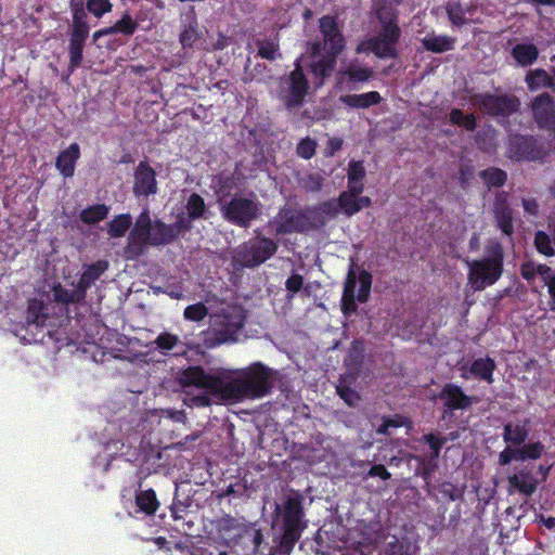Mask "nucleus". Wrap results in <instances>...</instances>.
I'll use <instances>...</instances> for the list:
<instances>
[{
	"mask_svg": "<svg viewBox=\"0 0 555 555\" xmlns=\"http://www.w3.org/2000/svg\"><path fill=\"white\" fill-rule=\"evenodd\" d=\"M48 319L47 306L41 299L30 298L27 301L26 323L28 326L42 327Z\"/></svg>",
	"mask_w": 555,
	"mask_h": 555,
	"instance_id": "nucleus-28",
	"label": "nucleus"
},
{
	"mask_svg": "<svg viewBox=\"0 0 555 555\" xmlns=\"http://www.w3.org/2000/svg\"><path fill=\"white\" fill-rule=\"evenodd\" d=\"M79 158L80 147L78 143L74 142L67 149L60 152L55 160V168L64 178H72Z\"/></svg>",
	"mask_w": 555,
	"mask_h": 555,
	"instance_id": "nucleus-23",
	"label": "nucleus"
},
{
	"mask_svg": "<svg viewBox=\"0 0 555 555\" xmlns=\"http://www.w3.org/2000/svg\"><path fill=\"white\" fill-rule=\"evenodd\" d=\"M323 186V178L319 173H309L305 179V188L310 192H319Z\"/></svg>",
	"mask_w": 555,
	"mask_h": 555,
	"instance_id": "nucleus-62",
	"label": "nucleus"
},
{
	"mask_svg": "<svg viewBox=\"0 0 555 555\" xmlns=\"http://www.w3.org/2000/svg\"><path fill=\"white\" fill-rule=\"evenodd\" d=\"M386 553L388 555H416L417 546L406 537L393 538L387 543Z\"/></svg>",
	"mask_w": 555,
	"mask_h": 555,
	"instance_id": "nucleus-37",
	"label": "nucleus"
},
{
	"mask_svg": "<svg viewBox=\"0 0 555 555\" xmlns=\"http://www.w3.org/2000/svg\"><path fill=\"white\" fill-rule=\"evenodd\" d=\"M214 182L217 186V193L220 195V201H222V198L230 196L232 191L237 188L238 178L234 173L221 172L215 176Z\"/></svg>",
	"mask_w": 555,
	"mask_h": 555,
	"instance_id": "nucleus-36",
	"label": "nucleus"
},
{
	"mask_svg": "<svg viewBox=\"0 0 555 555\" xmlns=\"http://www.w3.org/2000/svg\"><path fill=\"white\" fill-rule=\"evenodd\" d=\"M336 392L349 406H354L360 400L358 392L350 386L344 384L336 386Z\"/></svg>",
	"mask_w": 555,
	"mask_h": 555,
	"instance_id": "nucleus-57",
	"label": "nucleus"
},
{
	"mask_svg": "<svg viewBox=\"0 0 555 555\" xmlns=\"http://www.w3.org/2000/svg\"><path fill=\"white\" fill-rule=\"evenodd\" d=\"M495 362L490 357L478 358L470 364L469 371L475 376L487 383H493V372L495 371Z\"/></svg>",
	"mask_w": 555,
	"mask_h": 555,
	"instance_id": "nucleus-29",
	"label": "nucleus"
},
{
	"mask_svg": "<svg viewBox=\"0 0 555 555\" xmlns=\"http://www.w3.org/2000/svg\"><path fill=\"white\" fill-rule=\"evenodd\" d=\"M109 207L105 204H95L82 209L79 219L86 224H94L107 218Z\"/></svg>",
	"mask_w": 555,
	"mask_h": 555,
	"instance_id": "nucleus-35",
	"label": "nucleus"
},
{
	"mask_svg": "<svg viewBox=\"0 0 555 555\" xmlns=\"http://www.w3.org/2000/svg\"><path fill=\"white\" fill-rule=\"evenodd\" d=\"M339 101L350 108H369L378 105L383 98L377 91H370L361 94H344L339 96Z\"/></svg>",
	"mask_w": 555,
	"mask_h": 555,
	"instance_id": "nucleus-26",
	"label": "nucleus"
},
{
	"mask_svg": "<svg viewBox=\"0 0 555 555\" xmlns=\"http://www.w3.org/2000/svg\"><path fill=\"white\" fill-rule=\"evenodd\" d=\"M258 55L268 61H274L279 54V42L273 39L258 40Z\"/></svg>",
	"mask_w": 555,
	"mask_h": 555,
	"instance_id": "nucleus-47",
	"label": "nucleus"
},
{
	"mask_svg": "<svg viewBox=\"0 0 555 555\" xmlns=\"http://www.w3.org/2000/svg\"><path fill=\"white\" fill-rule=\"evenodd\" d=\"M511 55L521 67L533 65L539 57V49L532 42L517 43L512 48Z\"/></svg>",
	"mask_w": 555,
	"mask_h": 555,
	"instance_id": "nucleus-27",
	"label": "nucleus"
},
{
	"mask_svg": "<svg viewBox=\"0 0 555 555\" xmlns=\"http://www.w3.org/2000/svg\"><path fill=\"white\" fill-rule=\"evenodd\" d=\"M108 269L106 260H98L85 267L82 274L76 283L77 293L83 301L87 298V291L95 283L96 280Z\"/></svg>",
	"mask_w": 555,
	"mask_h": 555,
	"instance_id": "nucleus-20",
	"label": "nucleus"
},
{
	"mask_svg": "<svg viewBox=\"0 0 555 555\" xmlns=\"http://www.w3.org/2000/svg\"><path fill=\"white\" fill-rule=\"evenodd\" d=\"M529 420L506 423L502 434L504 442L517 448L524 444L529 437Z\"/></svg>",
	"mask_w": 555,
	"mask_h": 555,
	"instance_id": "nucleus-24",
	"label": "nucleus"
},
{
	"mask_svg": "<svg viewBox=\"0 0 555 555\" xmlns=\"http://www.w3.org/2000/svg\"><path fill=\"white\" fill-rule=\"evenodd\" d=\"M534 246L540 254L546 257L555 256L552 238L546 232L542 230L537 231L534 234Z\"/></svg>",
	"mask_w": 555,
	"mask_h": 555,
	"instance_id": "nucleus-48",
	"label": "nucleus"
},
{
	"mask_svg": "<svg viewBox=\"0 0 555 555\" xmlns=\"http://www.w3.org/2000/svg\"><path fill=\"white\" fill-rule=\"evenodd\" d=\"M160 219L152 220L149 209H143L130 230L124 254L134 260L146 253L147 246H166L164 234L159 232Z\"/></svg>",
	"mask_w": 555,
	"mask_h": 555,
	"instance_id": "nucleus-2",
	"label": "nucleus"
},
{
	"mask_svg": "<svg viewBox=\"0 0 555 555\" xmlns=\"http://www.w3.org/2000/svg\"><path fill=\"white\" fill-rule=\"evenodd\" d=\"M139 28V24L132 16L126 12L118 21H116L111 29L113 35L121 34L126 37H131Z\"/></svg>",
	"mask_w": 555,
	"mask_h": 555,
	"instance_id": "nucleus-40",
	"label": "nucleus"
},
{
	"mask_svg": "<svg viewBox=\"0 0 555 555\" xmlns=\"http://www.w3.org/2000/svg\"><path fill=\"white\" fill-rule=\"evenodd\" d=\"M508 492L515 491L531 496L538 489L539 481L533 476L532 469L528 466L522 467L516 474L507 477Z\"/></svg>",
	"mask_w": 555,
	"mask_h": 555,
	"instance_id": "nucleus-19",
	"label": "nucleus"
},
{
	"mask_svg": "<svg viewBox=\"0 0 555 555\" xmlns=\"http://www.w3.org/2000/svg\"><path fill=\"white\" fill-rule=\"evenodd\" d=\"M403 418L400 415L393 417L384 416L382 424L376 428L378 435L390 436V428H400L403 426Z\"/></svg>",
	"mask_w": 555,
	"mask_h": 555,
	"instance_id": "nucleus-56",
	"label": "nucleus"
},
{
	"mask_svg": "<svg viewBox=\"0 0 555 555\" xmlns=\"http://www.w3.org/2000/svg\"><path fill=\"white\" fill-rule=\"evenodd\" d=\"M135 504L146 515H154L159 507L156 492L153 489L137 492Z\"/></svg>",
	"mask_w": 555,
	"mask_h": 555,
	"instance_id": "nucleus-33",
	"label": "nucleus"
},
{
	"mask_svg": "<svg viewBox=\"0 0 555 555\" xmlns=\"http://www.w3.org/2000/svg\"><path fill=\"white\" fill-rule=\"evenodd\" d=\"M369 477H379L382 480H389L391 478V474L387 470V468L383 464L373 465L369 472Z\"/></svg>",
	"mask_w": 555,
	"mask_h": 555,
	"instance_id": "nucleus-64",
	"label": "nucleus"
},
{
	"mask_svg": "<svg viewBox=\"0 0 555 555\" xmlns=\"http://www.w3.org/2000/svg\"><path fill=\"white\" fill-rule=\"evenodd\" d=\"M85 4L88 12L96 18H101L113 10L111 0H86Z\"/></svg>",
	"mask_w": 555,
	"mask_h": 555,
	"instance_id": "nucleus-49",
	"label": "nucleus"
},
{
	"mask_svg": "<svg viewBox=\"0 0 555 555\" xmlns=\"http://www.w3.org/2000/svg\"><path fill=\"white\" fill-rule=\"evenodd\" d=\"M212 395L210 390H208V393H199L188 397V404L190 406H196V408H206L211 404L210 396Z\"/></svg>",
	"mask_w": 555,
	"mask_h": 555,
	"instance_id": "nucleus-61",
	"label": "nucleus"
},
{
	"mask_svg": "<svg viewBox=\"0 0 555 555\" xmlns=\"http://www.w3.org/2000/svg\"><path fill=\"white\" fill-rule=\"evenodd\" d=\"M337 57L338 54L325 52V55L310 65L311 73L318 78L328 77L336 66Z\"/></svg>",
	"mask_w": 555,
	"mask_h": 555,
	"instance_id": "nucleus-32",
	"label": "nucleus"
},
{
	"mask_svg": "<svg viewBox=\"0 0 555 555\" xmlns=\"http://www.w3.org/2000/svg\"><path fill=\"white\" fill-rule=\"evenodd\" d=\"M309 81L302 69L300 60L294 63V69L283 81L282 101L287 109L299 107L304 104L309 91Z\"/></svg>",
	"mask_w": 555,
	"mask_h": 555,
	"instance_id": "nucleus-11",
	"label": "nucleus"
},
{
	"mask_svg": "<svg viewBox=\"0 0 555 555\" xmlns=\"http://www.w3.org/2000/svg\"><path fill=\"white\" fill-rule=\"evenodd\" d=\"M315 151L317 142L309 137L301 139L296 149L297 155L307 160L314 156Z\"/></svg>",
	"mask_w": 555,
	"mask_h": 555,
	"instance_id": "nucleus-54",
	"label": "nucleus"
},
{
	"mask_svg": "<svg viewBox=\"0 0 555 555\" xmlns=\"http://www.w3.org/2000/svg\"><path fill=\"white\" fill-rule=\"evenodd\" d=\"M344 75L348 77L350 82H364L373 77L374 70L367 66L350 64Z\"/></svg>",
	"mask_w": 555,
	"mask_h": 555,
	"instance_id": "nucleus-45",
	"label": "nucleus"
},
{
	"mask_svg": "<svg viewBox=\"0 0 555 555\" xmlns=\"http://www.w3.org/2000/svg\"><path fill=\"white\" fill-rule=\"evenodd\" d=\"M245 323V317L240 310L232 309L216 315L209 330L208 336L212 345L234 343Z\"/></svg>",
	"mask_w": 555,
	"mask_h": 555,
	"instance_id": "nucleus-9",
	"label": "nucleus"
},
{
	"mask_svg": "<svg viewBox=\"0 0 555 555\" xmlns=\"http://www.w3.org/2000/svg\"><path fill=\"white\" fill-rule=\"evenodd\" d=\"M512 461H520L518 448H512L511 444H507L506 448L499 453L498 463L501 466H506Z\"/></svg>",
	"mask_w": 555,
	"mask_h": 555,
	"instance_id": "nucleus-60",
	"label": "nucleus"
},
{
	"mask_svg": "<svg viewBox=\"0 0 555 555\" xmlns=\"http://www.w3.org/2000/svg\"><path fill=\"white\" fill-rule=\"evenodd\" d=\"M302 501V495L296 492L284 501L282 508L279 504L275 505V512L283 517V533L280 546L286 553L293 550L307 527V522L304 519L305 511Z\"/></svg>",
	"mask_w": 555,
	"mask_h": 555,
	"instance_id": "nucleus-4",
	"label": "nucleus"
},
{
	"mask_svg": "<svg viewBox=\"0 0 555 555\" xmlns=\"http://www.w3.org/2000/svg\"><path fill=\"white\" fill-rule=\"evenodd\" d=\"M455 39L449 36H427L422 40L423 47L433 53H442L454 49Z\"/></svg>",
	"mask_w": 555,
	"mask_h": 555,
	"instance_id": "nucleus-31",
	"label": "nucleus"
},
{
	"mask_svg": "<svg viewBox=\"0 0 555 555\" xmlns=\"http://www.w3.org/2000/svg\"><path fill=\"white\" fill-rule=\"evenodd\" d=\"M366 170L361 160H350L348 164V180H364Z\"/></svg>",
	"mask_w": 555,
	"mask_h": 555,
	"instance_id": "nucleus-58",
	"label": "nucleus"
},
{
	"mask_svg": "<svg viewBox=\"0 0 555 555\" xmlns=\"http://www.w3.org/2000/svg\"><path fill=\"white\" fill-rule=\"evenodd\" d=\"M545 452V446L541 441L524 443L518 447L520 461L539 460Z\"/></svg>",
	"mask_w": 555,
	"mask_h": 555,
	"instance_id": "nucleus-42",
	"label": "nucleus"
},
{
	"mask_svg": "<svg viewBox=\"0 0 555 555\" xmlns=\"http://www.w3.org/2000/svg\"><path fill=\"white\" fill-rule=\"evenodd\" d=\"M194 220L190 218V216H184L180 214L177 216V219L173 223H166L162 220V223H158L159 232L164 234L165 244L169 245L176 242L181 235L191 231Z\"/></svg>",
	"mask_w": 555,
	"mask_h": 555,
	"instance_id": "nucleus-21",
	"label": "nucleus"
},
{
	"mask_svg": "<svg viewBox=\"0 0 555 555\" xmlns=\"http://www.w3.org/2000/svg\"><path fill=\"white\" fill-rule=\"evenodd\" d=\"M438 399L443 402L442 420L451 417L454 411L466 410L473 404V398L466 395L461 386L453 383L442 386Z\"/></svg>",
	"mask_w": 555,
	"mask_h": 555,
	"instance_id": "nucleus-14",
	"label": "nucleus"
},
{
	"mask_svg": "<svg viewBox=\"0 0 555 555\" xmlns=\"http://www.w3.org/2000/svg\"><path fill=\"white\" fill-rule=\"evenodd\" d=\"M446 10L448 18L452 23V25L461 27L466 23L465 12L459 2L448 3Z\"/></svg>",
	"mask_w": 555,
	"mask_h": 555,
	"instance_id": "nucleus-53",
	"label": "nucleus"
},
{
	"mask_svg": "<svg viewBox=\"0 0 555 555\" xmlns=\"http://www.w3.org/2000/svg\"><path fill=\"white\" fill-rule=\"evenodd\" d=\"M134 184L133 193L135 196L149 197L158 191L156 172L153 167L146 162L142 160L134 169Z\"/></svg>",
	"mask_w": 555,
	"mask_h": 555,
	"instance_id": "nucleus-17",
	"label": "nucleus"
},
{
	"mask_svg": "<svg viewBox=\"0 0 555 555\" xmlns=\"http://www.w3.org/2000/svg\"><path fill=\"white\" fill-rule=\"evenodd\" d=\"M279 244L267 236H256L245 242L238 253L237 258L245 268H256L275 255Z\"/></svg>",
	"mask_w": 555,
	"mask_h": 555,
	"instance_id": "nucleus-10",
	"label": "nucleus"
},
{
	"mask_svg": "<svg viewBox=\"0 0 555 555\" xmlns=\"http://www.w3.org/2000/svg\"><path fill=\"white\" fill-rule=\"evenodd\" d=\"M261 203L245 196H234L228 203L220 204L224 220L236 227L248 229L261 215Z\"/></svg>",
	"mask_w": 555,
	"mask_h": 555,
	"instance_id": "nucleus-8",
	"label": "nucleus"
},
{
	"mask_svg": "<svg viewBox=\"0 0 555 555\" xmlns=\"http://www.w3.org/2000/svg\"><path fill=\"white\" fill-rule=\"evenodd\" d=\"M179 343V337L168 332L160 333L154 340L156 348L163 353H167L172 350Z\"/></svg>",
	"mask_w": 555,
	"mask_h": 555,
	"instance_id": "nucleus-52",
	"label": "nucleus"
},
{
	"mask_svg": "<svg viewBox=\"0 0 555 555\" xmlns=\"http://www.w3.org/2000/svg\"><path fill=\"white\" fill-rule=\"evenodd\" d=\"M132 224V218L129 214H121L116 216L108 223V234L111 237H122Z\"/></svg>",
	"mask_w": 555,
	"mask_h": 555,
	"instance_id": "nucleus-39",
	"label": "nucleus"
},
{
	"mask_svg": "<svg viewBox=\"0 0 555 555\" xmlns=\"http://www.w3.org/2000/svg\"><path fill=\"white\" fill-rule=\"evenodd\" d=\"M487 256L468 263V284L474 291H483L493 285L503 273L504 251L499 242L486 247Z\"/></svg>",
	"mask_w": 555,
	"mask_h": 555,
	"instance_id": "nucleus-3",
	"label": "nucleus"
},
{
	"mask_svg": "<svg viewBox=\"0 0 555 555\" xmlns=\"http://www.w3.org/2000/svg\"><path fill=\"white\" fill-rule=\"evenodd\" d=\"M382 27L377 36H373L358 47V52L374 53L378 59H397V44L401 38V28L396 14L380 18Z\"/></svg>",
	"mask_w": 555,
	"mask_h": 555,
	"instance_id": "nucleus-6",
	"label": "nucleus"
},
{
	"mask_svg": "<svg viewBox=\"0 0 555 555\" xmlns=\"http://www.w3.org/2000/svg\"><path fill=\"white\" fill-rule=\"evenodd\" d=\"M424 441L429 446L431 450V456L438 459L442 447L447 443L448 439L434 433L424 435Z\"/></svg>",
	"mask_w": 555,
	"mask_h": 555,
	"instance_id": "nucleus-55",
	"label": "nucleus"
},
{
	"mask_svg": "<svg viewBox=\"0 0 555 555\" xmlns=\"http://www.w3.org/2000/svg\"><path fill=\"white\" fill-rule=\"evenodd\" d=\"M268 224L274 227V234L276 236L293 233L307 234L312 230L323 228L321 218L312 216L307 206L304 208H295L284 205Z\"/></svg>",
	"mask_w": 555,
	"mask_h": 555,
	"instance_id": "nucleus-5",
	"label": "nucleus"
},
{
	"mask_svg": "<svg viewBox=\"0 0 555 555\" xmlns=\"http://www.w3.org/2000/svg\"><path fill=\"white\" fill-rule=\"evenodd\" d=\"M185 209L188 216H190V218L193 220L205 218V214L207 211L204 198L197 193H192L189 196L185 204Z\"/></svg>",
	"mask_w": 555,
	"mask_h": 555,
	"instance_id": "nucleus-41",
	"label": "nucleus"
},
{
	"mask_svg": "<svg viewBox=\"0 0 555 555\" xmlns=\"http://www.w3.org/2000/svg\"><path fill=\"white\" fill-rule=\"evenodd\" d=\"M69 10L72 14V24L69 33L90 34L88 22V10L83 0H70Z\"/></svg>",
	"mask_w": 555,
	"mask_h": 555,
	"instance_id": "nucleus-25",
	"label": "nucleus"
},
{
	"mask_svg": "<svg viewBox=\"0 0 555 555\" xmlns=\"http://www.w3.org/2000/svg\"><path fill=\"white\" fill-rule=\"evenodd\" d=\"M241 528L240 521L231 515H225L217 520L216 529L221 535H231Z\"/></svg>",
	"mask_w": 555,
	"mask_h": 555,
	"instance_id": "nucleus-51",
	"label": "nucleus"
},
{
	"mask_svg": "<svg viewBox=\"0 0 555 555\" xmlns=\"http://www.w3.org/2000/svg\"><path fill=\"white\" fill-rule=\"evenodd\" d=\"M319 29L323 37L324 51L339 55L346 47V40L338 26L337 16L323 15L319 20Z\"/></svg>",
	"mask_w": 555,
	"mask_h": 555,
	"instance_id": "nucleus-15",
	"label": "nucleus"
},
{
	"mask_svg": "<svg viewBox=\"0 0 555 555\" xmlns=\"http://www.w3.org/2000/svg\"><path fill=\"white\" fill-rule=\"evenodd\" d=\"M207 314L208 308L204 302L189 305L183 311L184 319L192 322H201L207 317Z\"/></svg>",
	"mask_w": 555,
	"mask_h": 555,
	"instance_id": "nucleus-50",
	"label": "nucleus"
},
{
	"mask_svg": "<svg viewBox=\"0 0 555 555\" xmlns=\"http://www.w3.org/2000/svg\"><path fill=\"white\" fill-rule=\"evenodd\" d=\"M307 207L312 216L321 218V220L323 221V227H325L327 218H335L340 212L338 198L324 201L317 206Z\"/></svg>",
	"mask_w": 555,
	"mask_h": 555,
	"instance_id": "nucleus-30",
	"label": "nucleus"
},
{
	"mask_svg": "<svg viewBox=\"0 0 555 555\" xmlns=\"http://www.w3.org/2000/svg\"><path fill=\"white\" fill-rule=\"evenodd\" d=\"M532 116L540 129L555 132V100L543 92L531 101Z\"/></svg>",
	"mask_w": 555,
	"mask_h": 555,
	"instance_id": "nucleus-16",
	"label": "nucleus"
},
{
	"mask_svg": "<svg viewBox=\"0 0 555 555\" xmlns=\"http://www.w3.org/2000/svg\"><path fill=\"white\" fill-rule=\"evenodd\" d=\"M357 196L358 195H353L352 193L348 192H341L338 196L339 210L343 211L347 217H351L360 211Z\"/></svg>",
	"mask_w": 555,
	"mask_h": 555,
	"instance_id": "nucleus-46",
	"label": "nucleus"
},
{
	"mask_svg": "<svg viewBox=\"0 0 555 555\" xmlns=\"http://www.w3.org/2000/svg\"><path fill=\"white\" fill-rule=\"evenodd\" d=\"M492 211L496 228L500 229L504 235L512 236L514 234V216L506 192L502 191L496 193Z\"/></svg>",
	"mask_w": 555,
	"mask_h": 555,
	"instance_id": "nucleus-18",
	"label": "nucleus"
},
{
	"mask_svg": "<svg viewBox=\"0 0 555 555\" xmlns=\"http://www.w3.org/2000/svg\"><path fill=\"white\" fill-rule=\"evenodd\" d=\"M475 178V167L472 164H462L459 168L457 180L462 188L467 186Z\"/></svg>",
	"mask_w": 555,
	"mask_h": 555,
	"instance_id": "nucleus-59",
	"label": "nucleus"
},
{
	"mask_svg": "<svg viewBox=\"0 0 555 555\" xmlns=\"http://www.w3.org/2000/svg\"><path fill=\"white\" fill-rule=\"evenodd\" d=\"M199 38L198 24L194 17L193 21L180 33L179 41L183 49H188L193 48Z\"/></svg>",
	"mask_w": 555,
	"mask_h": 555,
	"instance_id": "nucleus-44",
	"label": "nucleus"
},
{
	"mask_svg": "<svg viewBox=\"0 0 555 555\" xmlns=\"http://www.w3.org/2000/svg\"><path fill=\"white\" fill-rule=\"evenodd\" d=\"M276 374L275 370L257 361L236 370L233 376L211 375L202 366H189L182 372L180 382L185 387L210 390L220 400L242 402L269 396L274 388Z\"/></svg>",
	"mask_w": 555,
	"mask_h": 555,
	"instance_id": "nucleus-1",
	"label": "nucleus"
},
{
	"mask_svg": "<svg viewBox=\"0 0 555 555\" xmlns=\"http://www.w3.org/2000/svg\"><path fill=\"white\" fill-rule=\"evenodd\" d=\"M449 117L453 125L461 126L467 131H474L477 127L475 115L464 114V112L460 108H452Z\"/></svg>",
	"mask_w": 555,
	"mask_h": 555,
	"instance_id": "nucleus-43",
	"label": "nucleus"
},
{
	"mask_svg": "<svg viewBox=\"0 0 555 555\" xmlns=\"http://www.w3.org/2000/svg\"><path fill=\"white\" fill-rule=\"evenodd\" d=\"M480 179L485 182L487 188H501L507 181V172L499 167H489L479 172Z\"/></svg>",
	"mask_w": 555,
	"mask_h": 555,
	"instance_id": "nucleus-34",
	"label": "nucleus"
},
{
	"mask_svg": "<svg viewBox=\"0 0 555 555\" xmlns=\"http://www.w3.org/2000/svg\"><path fill=\"white\" fill-rule=\"evenodd\" d=\"M52 295L53 300L56 304L62 305H72V304H82L83 300L80 299V295L77 293V289L69 291L65 288L61 283H56L52 286Z\"/></svg>",
	"mask_w": 555,
	"mask_h": 555,
	"instance_id": "nucleus-38",
	"label": "nucleus"
},
{
	"mask_svg": "<svg viewBox=\"0 0 555 555\" xmlns=\"http://www.w3.org/2000/svg\"><path fill=\"white\" fill-rule=\"evenodd\" d=\"M372 287V274L366 270H361L357 276L354 262L351 261L347 273L340 300L341 312L345 317H350L358 310L357 300L364 304L369 300Z\"/></svg>",
	"mask_w": 555,
	"mask_h": 555,
	"instance_id": "nucleus-7",
	"label": "nucleus"
},
{
	"mask_svg": "<svg viewBox=\"0 0 555 555\" xmlns=\"http://www.w3.org/2000/svg\"><path fill=\"white\" fill-rule=\"evenodd\" d=\"M68 76L81 67L83 60V50L89 34L68 33Z\"/></svg>",
	"mask_w": 555,
	"mask_h": 555,
	"instance_id": "nucleus-22",
	"label": "nucleus"
},
{
	"mask_svg": "<svg viewBox=\"0 0 555 555\" xmlns=\"http://www.w3.org/2000/svg\"><path fill=\"white\" fill-rule=\"evenodd\" d=\"M302 285L304 276L298 273L292 274L285 282L286 291L293 294L298 293L302 288Z\"/></svg>",
	"mask_w": 555,
	"mask_h": 555,
	"instance_id": "nucleus-63",
	"label": "nucleus"
},
{
	"mask_svg": "<svg viewBox=\"0 0 555 555\" xmlns=\"http://www.w3.org/2000/svg\"><path fill=\"white\" fill-rule=\"evenodd\" d=\"M473 103L490 117H509L520 107V101L514 94L479 93L474 95Z\"/></svg>",
	"mask_w": 555,
	"mask_h": 555,
	"instance_id": "nucleus-12",
	"label": "nucleus"
},
{
	"mask_svg": "<svg viewBox=\"0 0 555 555\" xmlns=\"http://www.w3.org/2000/svg\"><path fill=\"white\" fill-rule=\"evenodd\" d=\"M547 149L533 135L514 134L508 140L507 156L517 162H542Z\"/></svg>",
	"mask_w": 555,
	"mask_h": 555,
	"instance_id": "nucleus-13",
	"label": "nucleus"
}]
</instances>
